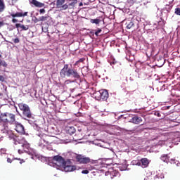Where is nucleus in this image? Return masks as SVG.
<instances>
[{
	"instance_id": "1",
	"label": "nucleus",
	"mask_w": 180,
	"mask_h": 180,
	"mask_svg": "<svg viewBox=\"0 0 180 180\" xmlns=\"http://www.w3.org/2000/svg\"><path fill=\"white\" fill-rule=\"evenodd\" d=\"M53 162L58 167V169H61L62 171H65V172H72V171H75L77 169V166L72 165V162L68 160H64L60 155L53 156Z\"/></svg>"
},
{
	"instance_id": "2",
	"label": "nucleus",
	"mask_w": 180,
	"mask_h": 180,
	"mask_svg": "<svg viewBox=\"0 0 180 180\" xmlns=\"http://www.w3.org/2000/svg\"><path fill=\"white\" fill-rule=\"evenodd\" d=\"M60 75L61 78H65L66 77L68 78H70V77H72V78H79V73H78V71L75 69L69 68L68 64L64 65L63 68L61 69L60 72Z\"/></svg>"
},
{
	"instance_id": "3",
	"label": "nucleus",
	"mask_w": 180,
	"mask_h": 180,
	"mask_svg": "<svg viewBox=\"0 0 180 180\" xmlns=\"http://www.w3.org/2000/svg\"><path fill=\"white\" fill-rule=\"evenodd\" d=\"M18 108L22 112V115L27 119H32V111L30 110V107L27 105V104H25L23 103H20L18 104Z\"/></svg>"
},
{
	"instance_id": "4",
	"label": "nucleus",
	"mask_w": 180,
	"mask_h": 180,
	"mask_svg": "<svg viewBox=\"0 0 180 180\" xmlns=\"http://www.w3.org/2000/svg\"><path fill=\"white\" fill-rule=\"evenodd\" d=\"M94 96L97 101H108V98H109V93L108 92V90L101 89L96 91L94 93Z\"/></svg>"
},
{
	"instance_id": "5",
	"label": "nucleus",
	"mask_w": 180,
	"mask_h": 180,
	"mask_svg": "<svg viewBox=\"0 0 180 180\" xmlns=\"http://www.w3.org/2000/svg\"><path fill=\"white\" fill-rule=\"evenodd\" d=\"M76 161L79 162V164H89V162H91V158L82 155H77Z\"/></svg>"
},
{
	"instance_id": "6",
	"label": "nucleus",
	"mask_w": 180,
	"mask_h": 180,
	"mask_svg": "<svg viewBox=\"0 0 180 180\" xmlns=\"http://www.w3.org/2000/svg\"><path fill=\"white\" fill-rule=\"evenodd\" d=\"M39 137H40L41 140H43L46 143V144H51L53 143V140H51V136L45 134H41L39 135Z\"/></svg>"
},
{
	"instance_id": "7",
	"label": "nucleus",
	"mask_w": 180,
	"mask_h": 180,
	"mask_svg": "<svg viewBox=\"0 0 180 180\" xmlns=\"http://www.w3.org/2000/svg\"><path fill=\"white\" fill-rule=\"evenodd\" d=\"M7 123L9 124L16 123V115L13 113L7 112Z\"/></svg>"
},
{
	"instance_id": "8",
	"label": "nucleus",
	"mask_w": 180,
	"mask_h": 180,
	"mask_svg": "<svg viewBox=\"0 0 180 180\" xmlns=\"http://www.w3.org/2000/svg\"><path fill=\"white\" fill-rule=\"evenodd\" d=\"M13 124H15V129L18 133H21V134L25 133V127H23L22 124L15 121V123H14Z\"/></svg>"
},
{
	"instance_id": "9",
	"label": "nucleus",
	"mask_w": 180,
	"mask_h": 180,
	"mask_svg": "<svg viewBox=\"0 0 180 180\" xmlns=\"http://www.w3.org/2000/svg\"><path fill=\"white\" fill-rule=\"evenodd\" d=\"M150 165V160L146 158H143L141 159V165L140 167L141 168H147Z\"/></svg>"
},
{
	"instance_id": "10",
	"label": "nucleus",
	"mask_w": 180,
	"mask_h": 180,
	"mask_svg": "<svg viewBox=\"0 0 180 180\" xmlns=\"http://www.w3.org/2000/svg\"><path fill=\"white\" fill-rule=\"evenodd\" d=\"M8 139H10V140H13L14 144H19V141H18L19 140V138L18 137V136L15 135L12 132L8 133Z\"/></svg>"
},
{
	"instance_id": "11",
	"label": "nucleus",
	"mask_w": 180,
	"mask_h": 180,
	"mask_svg": "<svg viewBox=\"0 0 180 180\" xmlns=\"http://www.w3.org/2000/svg\"><path fill=\"white\" fill-rule=\"evenodd\" d=\"M131 122L134 124H140L143 122V119L140 117L134 116L131 118Z\"/></svg>"
},
{
	"instance_id": "12",
	"label": "nucleus",
	"mask_w": 180,
	"mask_h": 180,
	"mask_svg": "<svg viewBox=\"0 0 180 180\" xmlns=\"http://www.w3.org/2000/svg\"><path fill=\"white\" fill-rule=\"evenodd\" d=\"M27 13H28V12H25V13L17 12L15 14L14 13H11V16L12 18H22V17L27 16Z\"/></svg>"
},
{
	"instance_id": "13",
	"label": "nucleus",
	"mask_w": 180,
	"mask_h": 180,
	"mask_svg": "<svg viewBox=\"0 0 180 180\" xmlns=\"http://www.w3.org/2000/svg\"><path fill=\"white\" fill-rule=\"evenodd\" d=\"M65 130H66V133L68 134H70V136H72V134H74L75 131H77V130L75 129V127H66Z\"/></svg>"
},
{
	"instance_id": "14",
	"label": "nucleus",
	"mask_w": 180,
	"mask_h": 180,
	"mask_svg": "<svg viewBox=\"0 0 180 180\" xmlns=\"http://www.w3.org/2000/svg\"><path fill=\"white\" fill-rule=\"evenodd\" d=\"M8 123V112L1 113L0 115V122Z\"/></svg>"
},
{
	"instance_id": "15",
	"label": "nucleus",
	"mask_w": 180,
	"mask_h": 180,
	"mask_svg": "<svg viewBox=\"0 0 180 180\" xmlns=\"http://www.w3.org/2000/svg\"><path fill=\"white\" fill-rule=\"evenodd\" d=\"M31 4L34 5L37 8H43L44 6V3H41L40 1H37V0H32Z\"/></svg>"
},
{
	"instance_id": "16",
	"label": "nucleus",
	"mask_w": 180,
	"mask_h": 180,
	"mask_svg": "<svg viewBox=\"0 0 180 180\" xmlns=\"http://www.w3.org/2000/svg\"><path fill=\"white\" fill-rule=\"evenodd\" d=\"M169 158H170V156L168 154L162 155L160 157V160L163 161V162H166L167 164L169 162Z\"/></svg>"
},
{
	"instance_id": "17",
	"label": "nucleus",
	"mask_w": 180,
	"mask_h": 180,
	"mask_svg": "<svg viewBox=\"0 0 180 180\" xmlns=\"http://www.w3.org/2000/svg\"><path fill=\"white\" fill-rule=\"evenodd\" d=\"M15 27H17V29H18V27H20L21 29V30H29V25H22L20 23H17L15 24Z\"/></svg>"
},
{
	"instance_id": "18",
	"label": "nucleus",
	"mask_w": 180,
	"mask_h": 180,
	"mask_svg": "<svg viewBox=\"0 0 180 180\" xmlns=\"http://www.w3.org/2000/svg\"><path fill=\"white\" fill-rule=\"evenodd\" d=\"M77 0H70L68 4L69 9H73V8H75V5H77Z\"/></svg>"
},
{
	"instance_id": "19",
	"label": "nucleus",
	"mask_w": 180,
	"mask_h": 180,
	"mask_svg": "<svg viewBox=\"0 0 180 180\" xmlns=\"http://www.w3.org/2000/svg\"><path fill=\"white\" fill-rule=\"evenodd\" d=\"M65 2V0H57L56 7L57 8H61V6H63V5H64Z\"/></svg>"
},
{
	"instance_id": "20",
	"label": "nucleus",
	"mask_w": 180,
	"mask_h": 180,
	"mask_svg": "<svg viewBox=\"0 0 180 180\" xmlns=\"http://www.w3.org/2000/svg\"><path fill=\"white\" fill-rule=\"evenodd\" d=\"M110 175L111 178H113V176H119V175L120 174H119V172L116 170H112V172H110Z\"/></svg>"
},
{
	"instance_id": "21",
	"label": "nucleus",
	"mask_w": 180,
	"mask_h": 180,
	"mask_svg": "<svg viewBox=\"0 0 180 180\" xmlns=\"http://www.w3.org/2000/svg\"><path fill=\"white\" fill-rule=\"evenodd\" d=\"M131 165H136L137 167H140L141 165V160H134L131 162Z\"/></svg>"
},
{
	"instance_id": "22",
	"label": "nucleus",
	"mask_w": 180,
	"mask_h": 180,
	"mask_svg": "<svg viewBox=\"0 0 180 180\" xmlns=\"http://www.w3.org/2000/svg\"><path fill=\"white\" fill-rule=\"evenodd\" d=\"M5 10V3L4 0H0V12H4Z\"/></svg>"
},
{
	"instance_id": "23",
	"label": "nucleus",
	"mask_w": 180,
	"mask_h": 180,
	"mask_svg": "<svg viewBox=\"0 0 180 180\" xmlns=\"http://www.w3.org/2000/svg\"><path fill=\"white\" fill-rule=\"evenodd\" d=\"M127 29H131L134 27V22L133 21H130L129 22H127Z\"/></svg>"
},
{
	"instance_id": "24",
	"label": "nucleus",
	"mask_w": 180,
	"mask_h": 180,
	"mask_svg": "<svg viewBox=\"0 0 180 180\" xmlns=\"http://www.w3.org/2000/svg\"><path fill=\"white\" fill-rule=\"evenodd\" d=\"M91 23H94L95 25H99V23L101 22V20L98 18L96 19H91L90 20Z\"/></svg>"
},
{
	"instance_id": "25",
	"label": "nucleus",
	"mask_w": 180,
	"mask_h": 180,
	"mask_svg": "<svg viewBox=\"0 0 180 180\" xmlns=\"http://www.w3.org/2000/svg\"><path fill=\"white\" fill-rule=\"evenodd\" d=\"M22 147L24 148V151H27L30 148V145L29 143H24L22 144Z\"/></svg>"
},
{
	"instance_id": "26",
	"label": "nucleus",
	"mask_w": 180,
	"mask_h": 180,
	"mask_svg": "<svg viewBox=\"0 0 180 180\" xmlns=\"http://www.w3.org/2000/svg\"><path fill=\"white\" fill-rule=\"evenodd\" d=\"M49 19V16H41L39 17V22H46Z\"/></svg>"
},
{
	"instance_id": "27",
	"label": "nucleus",
	"mask_w": 180,
	"mask_h": 180,
	"mask_svg": "<svg viewBox=\"0 0 180 180\" xmlns=\"http://www.w3.org/2000/svg\"><path fill=\"white\" fill-rule=\"evenodd\" d=\"M84 61H85V58H82L75 63V65H78L79 63H84Z\"/></svg>"
},
{
	"instance_id": "28",
	"label": "nucleus",
	"mask_w": 180,
	"mask_h": 180,
	"mask_svg": "<svg viewBox=\"0 0 180 180\" xmlns=\"http://www.w3.org/2000/svg\"><path fill=\"white\" fill-rule=\"evenodd\" d=\"M101 32H102V29L98 28L97 31L94 32V34H96V37L99 36V33H101Z\"/></svg>"
},
{
	"instance_id": "29",
	"label": "nucleus",
	"mask_w": 180,
	"mask_h": 180,
	"mask_svg": "<svg viewBox=\"0 0 180 180\" xmlns=\"http://www.w3.org/2000/svg\"><path fill=\"white\" fill-rule=\"evenodd\" d=\"M174 13H175L176 15H178L179 16H180V8H175Z\"/></svg>"
},
{
	"instance_id": "30",
	"label": "nucleus",
	"mask_w": 180,
	"mask_h": 180,
	"mask_svg": "<svg viewBox=\"0 0 180 180\" xmlns=\"http://www.w3.org/2000/svg\"><path fill=\"white\" fill-rule=\"evenodd\" d=\"M33 22H34V23H37L39 22H40V18H37L34 17V18L33 19Z\"/></svg>"
},
{
	"instance_id": "31",
	"label": "nucleus",
	"mask_w": 180,
	"mask_h": 180,
	"mask_svg": "<svg viewBox=\"0 0 180 180\" xmlns=\"http://www.w3.org/2000/svg\"><path fill=\"white\" fill-rule=\"evenodd\" d=\"M60 8L65 10V9H68V8H70V7H69L68 4H64V5H62V6Z\"/></svg>"
},
{
	"instance_id": "32",
	"label": "nucleus",
	"mask_w": 180,
	"mask_h": 180,
	"mask_svg": "<svg viewBox=\"0 0 180 180\" xmlns=\"http://www.w3.org/2000/svg\"><path fill=\"white\" fill-rule=\"evenodd\" d=\"M170 164H175V158H169V162Z\"/></svg>"
},
{
	"instance_id": "33",
	"label": "nucleus",
	"mask_w": 180,
	"mask_h": 180,
	"mask_svg": "<svg viewBox=\"0 0 180 180\" xmlns=\"http://www.w3.org/2000/svg\"><path fill=\"white\" fill-rule=\"evenodd\" d=\"M13 41L16 44L19 43L20 41V40L19 39V38H15L13 39Z\"/></svg>"
},
{
	"instance_id": "34",
	"label": "nucleus",
	"mask_w": 180,
	"mask_h": 180,
	"mask_svg": "<svg viewBox=\"0 0 180 180\" xmlns=\"http://www.w3.org/2000/svg\"><path fill=\"white\" fill-rule=\"evenodd\" d=\"M3 65V67H7L8 64L6 63V62L4 61V63L1 64L0 62V66Z\"/></svg>"
},
{
	"instance_id": "35",
	"label": "nucleus",
	"mask_w": 180,
	"mask_h": 180,
	"mask_svg": "<svg viewBox=\"0 0 180 180\" xmlns=\"http://www.w3.org/2000/svg\"><path fill=\"white\" fill-rule=\"evenodd\" d=\"M70 82H71V81L70 80H66L65 82V83L63 84L64 86H65L66 85H69V84H70Z\"/></svg>"
},
{
	"instance_id": "36",
	"label": "nucleus",
	"mask_w": 180,
	"mask_h": 180,
	"mask_svg": "<svg viewBox=\"0 0 180 180\" xmlns=\"http://www.w3.org/2000/svg\"><path fill=\"white\" fill-rule=\"evenodd\" d=\"M82 174H89V170H86V169L82 170Z\"/></svg>"
},
{
	"instance_id": "37",
	"label": "nucleus",
	"mask_w": 180,
	"mask_h": 180,
	"mask_svg": "<svg viewBox=\"0 0 180 180\" xmlns=\"http://www.w3.org/2000/svg\"><path fill=\"white\" fill-rule=\"evenodd\" d=\"M40 13H46V10L44 8H41L39 10Z\"/></svg>"
},
{
	"instance_id": "38",
	"label": "nucleus",
	"mask_w": 180,
	"mask_h": 180,
	"mask_svg": "<svg viewBox=\"0 0 180 180\" xmlns=\"http://www.w3.org/2000/svg\"><path fill=\"white\" fill-rule=\"evenodd\" d=\"M0 81H1V82H4V81H5V78L4 77V76L0 75Z\"/></svg>"
},
{
	"instance_id": "39",
	"label": "nucleus",
	"mask_w": 180,
	"mask_h": 180,
	"mask_svg": "<svg viewBox=\"0 0 180 180\" xmlns=\"http://www.w3.org/2000/svg\"><path fill=\"white\" fill-rule=\"evenodd\" d=\"M4 25H5L4 22L0 21V29L1 27H2V26H4Z\"/></svg>"
},
{
	"instance_id": "40",
	"label": "nucleus",
	"mask_w": 180,
	"mask_h": 180,
	"mask_svg": "<svg viewBox=\"0 0 180 180\" xmlns=\"http://www.w3.org/2000/svg\"><path fill=\"white\" fill-rule=\"evenodd\" d=\"M115 63H116V61L115 60L110 62V65H115Z\"/></svg>"
},
{
	"instance_id": "41",
	"label": "nucleus",
	"mask_w": 180,
	"mask_h": 180,
	"mask_svg": "<svg viewBox=\"0 0 180 180\" xmlns=\"http://www.w3.org/2000/svg\"><path fill=\"white\" fill-rule=\"evenodd\" d=\"M7 162H9L10 164H12V159L11 158H7Z\"/></svg>"
},
{
	"instance_id": "42",
	"label": "nucleus",
	"mask_w": 180,
	"mask_h": 180,
	"mask_svg": "<svg viewBox=\"0 0 180 180\" xmlns=\"http://www.w3.org/2000/svg\"><path fill=\"white\" fill-rule=\"evenodd\" d=\"M12 22H13V23H16V22H18V20H16V18H13Z\"/></svg>"
},
{
	"instance_id": "43",
	"label": "nucleus",
	"mask_w": 180,
	"mask_h": 180,
	"mask_svg": "<svg viewBox=\"0 0 180 180\" xmlns=\"http://www.w3.org/2000/svg\"><path fill=\"white\" fill-rule=\"evenodd\" d=\"M126 169H127V165L125 164L124 166V169H122V171H124Z\"/></svg>"
},
{
	"instance_id": "44",
	"label": "nucleus",
	"mask_w": 180,
	"mask_h": 180,
	"mask_svg": "<svg viewBox=\"0 0 180 180\" xmlns=\"http://www.w3.org/2000/svg\"><path fill=\"white\" fill-rule=\"evenodd\" d=\"M155 115L156 116H158V117H160V116H161V114H160V112H155Z\"/></svg>"
},
{
	"instance_id": "45",
	"label": "nucleus",
	"mask_w": 180,
	"mask_h": 180,
	"mask_svg": "<svg viewBox=\"0 0 180 180\" xmlns=\"http://www.w3.org/2000/svg\"><path fill=\"white\" fill-rule=\"evenodd\" d=\"M22 153H23V152H22L20 149L18 150V153H19V154H22Z\"/></svg>"
},
{
	"instance_id": "46",
	"label": "nucleus",
	"mask_w": 180,
	"mask_h": 180,
	"mask_svg": "<svg viewBox=\"0 0 180 180\" xmlns=\"http://www.w3.org/2000/svg\"><path fill=\"white\" fill-rule=\"evenodd\" d=\"M94 33H95V32H94V30H92L91 31H90V34H94Z\"/></svg>"
},
{
	"instance_id": "47",
	"label": "nucleus",
	"mask_w": 180,
	"mask_h": 180,
	"mask_svg": "<svg viewBox=\"0 0 180 180\" xmlns=\"http://www.w3.org/2000/svg\"><path fill=\"white\" fill-rule=\"evenodd\" d=\"M22 162H25L23 160L21 162H20V164H22Z\"/></svg>"
},
{
	"instance_id": "48",
	"label": "nucleus",
	"mask_w": 180,
	"mask_h": 180,
	"mask_svg": "<svg viewBox=\"0 0 180 180\" xmlns=\"http://www.w3.org/2000/svg\"><path fill=\"white\" fill-rule=\"evenodd\" d=\"M80 6H82V3H80V5H79Z\"/></svg>"
},
{
	"instance_id": "49",
	"label": "nucleus",
	"mask_w": 180,
	"mask_h": 180,
	"mask_svg": "<svg viewBox=\"0 0 180 180\" xmlns=\"http://www.w3.org/2000/svg\"><path fill=\"white\" fill-rule=\"evenodd\" d=\"M0 96H2V94L1 93H0Z\"/></svg>"
},
{
	"instance_id": "50",
	"label": "nucleus",
	"mask_w": 180,
	"mask_h": 180,
	"mask_svg": "<svg viewBox=\"0 0 180 180\" xmlns=\"http://www.w3.org/2000/svg\"><path fill=\"white\" fill-rule=\"evenodd\" d=\"M2 57V55L0 54V58Z\"/></svg>"
},
{
	"instance_id": "51",
	"label": "nucleus",
	"mask_w": 180,
	"mask_h": 180,
	"mask_svg": "<svg viewBox=\"0 0 180 180\" xmlns=\"http://www.w3.org/2000/svg\"><path fill=\"white\" fill-rule=\"evenodd\" d=\"M12 1H18V0H12Z\"/></svg>"
}]
</instances>
